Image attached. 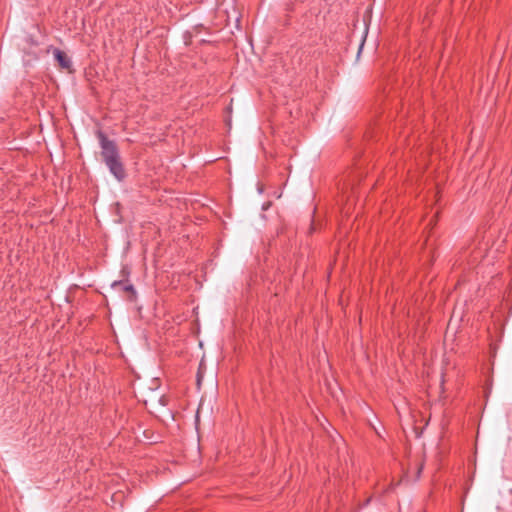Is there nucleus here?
Returning a JSON list of instances; mask_svg holds the SVG:
<instances>
[{
    "instance_id": "nucleus-1",
    "label": "nucleus",
    "mask_w": 512,
    "mask_h": 512,
    "mask_svg": "<svg viewBox=\"0 0 512 512\" xmlns=\"http://www.w3.org/2000/svg\"><path fill=\"white\" fill-rule=\"evenodd\" d=\"M97 137L101 146V157L109 168L111 174L118 180L123 181L127 174L124 164L121 161L119 149L115 141L108 139V137L102 132L97 133Z\"/></svg>"
},
{
    "instance_id": "nucleus-2",
    "label": "nucleus",
    "mask_w": 512,
    "mask_h": 512,
    "mask_svg": "<svg viewBox=\"0 0 512 512\" xmlns=\"http://www.w3.org/2000/svg\"><path fill=\"white\" fill-rule=\"evenodd\" d=\"M111 286L114 289L118 288L121 291H123L124 293H127L129 301L133 302L136 300L137 293L132 284L125 282L123 280H118V281H114Z\"/></svg>"
},
{
    "instance_id": "nucleus-3",
    "label": "nucleus",
    "mask_w": 512,
    "mask_h": 512,
    "mask_svg": "<svg viewBox=\"0 0 512 512\" xmlns=\"http://www.w3.org/2000/svg\"><path fill=\"white\" fill-rule=\"evenodd\" d=\"M54 55H55V59L57 60L59 66L61 68L70 69L71 60L64 51H62L60 49H55Z\"/></svg>"
},
{
    "instance_id": "nucleus-4",
    "label": "nucleus",
    "mask_w": 512,
    "mask_h": 512,
    "mask_svg": "<svg viewBox=\"0 0 512 512\" xmlns=\"http://www.w3.org/2000/svg\"><path fill=\"white\" fill-rule=\"evenodd\" d=\"M200 381H201V376H200V372H198V377H197L198 384L200 383Z\"/></svg>"
}]
</instances>
